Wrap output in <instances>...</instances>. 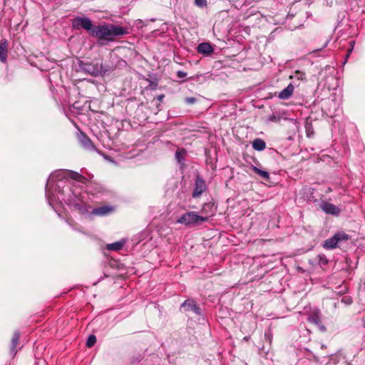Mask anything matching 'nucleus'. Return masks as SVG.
I'll list each match as a JSON object with an SVG mask.
<instances>
[{"instance_id": "1", "label": "nucleus", "mask_w": 365, "mask_h": 365, "mask_svg": "<svg viewBox=\"0 0 365 365\" xmlns=\"http://www.w3.org/2000/svg\"><path fill=\"white\" fill-rule=\"evenodd\" d=\"M69 177L79 182L86 184L88 180L83 175L77 172L71 170H57L53 173L48 178L46 185V196L51 206H53V202L57 199L59 201L63 200L69 206L73 207L81 214L88 212L83 197L80 191L76 189H68L67 193L61 190V187L63 183V179Z\"/></svg>"}, {"instance_id": "2", "label": "nucleus", "mask_w": 365, "mask_h": 365, "mask_svg": "<svg viewBox=\"0 0 365 365\" xmlns=\"http://www.w3.org/2000/svg\"><path fill=\"white\" fill-rule=\"evenodd\" d=\"M126 34H128L126 29L113 24L99 25L91 31L93 36L106 41H113L115 37Z\"/></svg>"}, {"instance_id": "3", "label": "nucleus", "mask_w": 365, "mask_h": 365, "mask_svg": "<svg viewBox=\"0 0 365 365\" xmlns=\"http://www.w3.org/2000/svg\"><path fill=\"white\" fill-rule=\"evenodd\" d=\"M349 240L350 237L348 234L344 232H338L333 237L326 240L324 242L323 247L327 250H332L336 247H340Z\"/></svg>"}, {"instance_id": "4", "label": "nucleus", "mask_w": 365, "mask_h": 365, "mask_svg": "<svg viewBox=\"0 0 365 365\" xmlns=\"http://www.w3.org/2000/svg\"><path fill=\"white\" fill-rule=\"evenodd\" d=\"M207 217H202L198 215L195 212H188L182 215L178 220L177 222L183 224L187 226L197 225L202 222L207 220Z\"/></svg>"}, {"instance_id": "5", "label": "nucleus", "mask_w": 365, "mask_h": 365, "mask_svg": "<svg viewBox=\"0 0 365 365\" xmlns=\"http://www.w3.org/2000/svg\"><path fill=\"white\" fill-rule=\"evenodd\" d=\"M80 68L86 73L94 76L101 75L103 72L102 63H99L81 62Z\"/></svg>"}, {"instance_id": "6", "label": "nucleus", "mask_w": 365, "mask_h": 365, "mask_svg": "<svg viewBox=\"0 0 365 365\" xmlns=\"http://www.w3.org/2000/svg\"><path fill=\"white\" fill-rule=\"evenodd\" d=\"M73 26L75 29L83 28L91 33L93 29L91 21L88 18L77 17L73 19Z\"/></svg>"}, {"instance_id": "7", "label": "nucleus", "mask_w": 365, "mask_h": 365, "mask_svg": "<svg viewBox=\"0 0 365 365\" xmlns=\"http://www.w3.org/2000/svg\"><path fill=\"white\" fill-rule=\"evenodd\" d=\"M206 185L205 181L200 178H197L195 180V187L192 193L193 197H198L205 190Z\"/></svg>"}, {"instance_id": "8", "label": "nucleus", "mask_w": 365, "mask_h": 365, "mask_svg": "<svg viewBox=\"0 0 365 365\" xmlns=\"http://www.w3.org/2000/svg\"><path fill=\"white\" fill-rule=\"evenodd\" d=\"M79 142L81 145L88 150L93 151L96 150L95 146L93 145L90 138L87 137L85 134H81V135L79 136Z\"/></svg>"}, {"instance_id": "9", "label": "nucleus", "mask_w": 365, "mask_h": 365, "mask_svg": "<svg viewBox=\"0 0 365 365\" xmlns=\"http://www.w3.org/2000/svg\"><path fill=\"white\" fill-rule=\"evenodd\" d=\"M321 208L327 214L339 215L340 212V209L338 207L329 202L322 203Z\"/></svg>"}, {"instance_id": "10", "label": "nucleus", "mask_w": 365, "mask_h": 365, "mask_svg": "<svg viewBox=\"0 0 365 365\" xmlns=\"http://www.w3.org/2000/svg\"><path fill=\"white\" fill-rule=\"evenodd\" d=\"M182 307L185 311H191L195 313L196 314H200V308L196 305L193 300L187 299L182 304Z\"/></svg>"}, {"instance_id": "11", "label": "nucleus", "mask_w": 365, "mask_h": 365, "mask_svg": "<svg viewBox=\"0 0 365 365\" xmlns=\"http://www.w3.org/2000/svg\"><path fill=\"white\" fill-rule=\"evenodd\" d=\"M294 87L289 83L284 89L279 92L278 97L281 99H288L293 93Z\"/></svg>"}, {"instance_id": "12", "label": "nucleus", "mask_w": 365, "mask_h": 365, "mask_svg": "<svg viewBox=\"0 0 365 365\" xmlns=\"http://www.w3.org/2000/svg\"><path fill=\"white\" fill-rule=\"evenodd\" d=\"M197 51L203 54H210L212 53L213 48L209 43H202L198 45Z\"/></svg>"}, {"instance_id": "13", "label": "nucleus", "mask_w": 365, "mask_h": 365, "mask_svg": "<svg viewBox=\"0 0 365 365\" xmlns=\"http://www.w3.org/2000/svg\"><path fill=\"white\" fill-rule=\"evenodd\" d=\"M19 339H20L19 333L18 331L14 332L13 334V336H12L11 344V354H13L14 356L16 353V348L19 343Z\"/></svg>"}, {"instance_id": "14", "label": "nucleus", "mask_w": 365, "mask_h": 365, "mask_svg": "<svg viewBox=\"0 0 365 365\" xmlns=\"http://www.w3.org/2000/svg\"><path fill=\"white\" fill-rule=\"evenodd\" d=\"M112 211V208L108 206H103L98 208L94 209L92 211L93 215L103 216L108 215Z\"/></svg>"}, {"instance_id": "15", "label": "nucleus", "mask_w": 365, "mask_h": 365, "mask_svg": "<svg viewBox=\"0 0 365 365\" xmlns=\"http://www.w3.org/2000/svg\"><path fill=\"white\" fill-rule=\"evenodd\" d=\"M7 58V42H0V61L5 62Z\"/></svg>"}, {"instance_id": "16", "label": "nucleus", "mask_w": 365, "mask_h": 365, "mask_svg": "<svg viewBox=\"0 0 365 365\" xmlns=\"http://www.w3.org/2000/svg\"><path fill=\"white\" fill-rule=\"evenodd\" d=\"M252 148L257 151H262L265 149L266 143L261 138H256L252 142Z\"/></svg>"}, {"instance_id": "17", "label": "nucleus", "mask_w": 365, "mask_h": 365, "mask_svg": "<svg viewBox=\"0 0 365 365\" xmlns=\"http://www.w3.org/2000/svg\"><path fill=\"white\" fill-rule=\"evenodd\" d=\"M125 245V240L115 242L107 245V249L109 250L118 251L120 250Z\"/></svg>"}, {"instance_id": "18", "label": "nucleus", "mask_w": 365, "mask_h": 365, "mask_svg": "<svg viewBox=\"0 0 365 365\" xmlns=\"http://www.w3.org/2000/svg\"><path fill=\"white\" fill-rule=\"evenodd\" d=\"M291 79H293L294 81H302L305 79V73L300 71H295L294 74L291 75L289 76Z\"/></svg>"}, {"instance_id": "19", "label": "nucleus", "mask_w": 365, "mask_h": 365, "mask_svg": "<svg viewBox=\"0 0 365 365\" xmlns=\"http://www.w3.org/2000/svg\"><path fill=\"white\" fill-rule=\"evenodd\" d=\"M252 170H254V172L255 173L259 175L262 178H264L265 180H268L269 179V175L268 172H267L265 170H262L261 169H259L258 168H257L255 166H252Z\"/></svg>"}, {"instance_id": "20", "label": "nucleus", "mask_w": 365, "mask_h": 365, "mask_svg": "<svg viewBox=\"0 0 365 365\" xmlns=\"http://www.w3.org/2000/svg\"><path fill=\"white\" fill-rule=\"evenodd\" d=\"M308 320L312 323L319 324L321 322L319 312H314L311 316L308 317Z\"/></svg>"}, {"instance_id": "21", "label": "nucleus", "mask_w": 365, "mask_h": 365, "mask_svg": "<svg viewBox=\"0 0 365 365\" xmlns=\"http://www.w3.org/2000/svg\"><path fill=\"white\" fill-rule=\"evenodd\" d=\"M186 154V151L183 149L178 150L175 153V158L178 163H182V161L184 160L185 156Z\"/></svg>"}, {"instance_id": "22", "label": "nucleus", "mask_w": 365, "mask_h": 365, "mask_svg": "<svg viewBox=\"0 0 365 365\" xmlns=\"http://www.w3.org/2000/svg\"><path fill=\"white\" fill-rule=\"evenodd\" d=\"M96 341V337L94 335H90L86 341V345L88 347H91L94 345Z\"/></svg>"}, {"instance_id": "23", "label": "nucleus", "mask_w": 365, "mask_h": 365, "mask_svg": "<svg viewBox=\"0 0 365 365\" xmlns=\"http://www.w3.org/2000/svg\"><path fill=\"white\" fill-rule=\"evenodd\" d=\"M195 4L197 7L205 8L207 6V0H195Z\"/></svg>"}, {"instance_id": "24", "label": "nucleus", "mask_w": 365, "mask_h": 365, "mask_svg": "<svg viewBox=\"0 0 365 365\" xmlns=\"http://www.w3.org/2000/svg\"><path fill=\"white\" fill-rule=\"evenodd\" d=\"M319 264L320 265H326L328 263V260L324 255H319L318 256Z\"/></svg>"}, {"instance_id": "25", "label": "nucleus", "mask_w": 365, "mask_h": 365, "mask_svg": "<svg viewBox=\"0 0 365 365\" xmlns=\"http://www.w3.org/2000/svg\"><path fill=\"white\" fill-rule=\"evenodd\" d=\"M185 101L188 104H192V103H195L196 98L194 97H190V98H186Z\"/></svg>"}, {"instance_id": "26", "label": "nucleus", "mask_w": 365, "mask_h": 365, "mask_svg": "<svg viewBox=\"0 0 365 365\" xmlns=\"http://www.w3.org/2000/svg\"><path fill=\"white\" fill-rule=\"evenodd\" d=\"M349 44L351 46V48L348 50V52H347V54H346V58L349 56L350 53L352 51V49H353V47H354V41H351L349 42Z\"/></svg>"}, {"instance_id": "27", "label": "nucleus", "mask_w": 365, "mask_h": 365, "mask_svg": "<svg viewBox=\"0 0 365 365\" xmlns=\"http://www.w3.org/2000/svg\"><path fill=\"white\" fill-rule=\"evenodd\" d=\"M177 75L179 78H184L187 76V73L182 71H178Z\"/></svg>"}, {"instance_id": "28", "label": "nucleus", "mask_w": 365, "mask_h": 365, "mask_svg": "<svg viewBox=\"0 0 365 365\" xmlns=\"http://www.w3.org/2000/svg\"><path fill=\"white\" fill-rule=\"evenodd\" d=\"M345 302H347V304H349V302H348V299H346Z\"/></svg>"}, {"instance_id": "29", "label": "nucleus", "mask_w": 365, "mask_h": 365, "mask_svg": "<svg viewBox=\"0 0 365 365\" xmlns=\"http://www.w3.org/2000/svg\"><path fill=\"white\" fill-rule=\"evenodd\" d=\"M345 302H347V304H349V302H348V299H346Z\"/></svg>"}, {"instance_id": "30", "label": "nucleus", "mask_w": 365, "mask_h": 365, "mask_svg": "<svg viewBox=\"0 0 365 365\" xmlns=\"http://www.w3.org/2000/svg\"><path fill=\"white\" fill-rule=\"evenodd\" d=\"M345 302H347V304H349V302H348V299H346Z\"/></svg>"}]
</instances>
